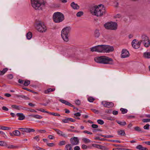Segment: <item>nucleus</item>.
Returning <instances> with one entry per match:
<instances>
[{
    "label": "nucleus",
    "mask_w": 150,
    "mask_h": 150,
    "mask_svg": "<svg viewBox=\"0 0 150 150\" xmlns=\"http://www.w3.org/2000/svg\"><path fill=\"white\" fill-rule=\"evenodd\" d=\"M90 11L92 15L97 16H101L105 14V8L102 5L91 8Z\"/></svg>",
    "instance_id": "1"
},
{
    "label": "nucleus",
    "mask_w": 150,
    "mask_h": 150,
    "mask_svg": "<svg viewBox=\"0 0 150 150\" xmlns=\"http://www.w3.org/2000/svg\"><path fill=\"white\" fill-rule=\"evenodd\" d=\"M94 60L98 63L110 64H113V61L112 58L104 56L96 57L94 58Z\"/></svg>",
    "instance_id": "2"
},
{
    "label": "nucleus",
    "mask_w": 150,
    "mask_h": 150,
    "mask_svg": "<svg viewBox=\"0 0 150 150\" xmlns=\"http://www.w3.org/2000/svg\"><path fill=\"white\" fill-rule=\"evenodd\" d=\"M71 30V28L67 27L64 28L61 31V37L63 40L67 42L69 40V33Z\"/></svg>",
    "instance_id": "3"
},
{
    "label": "nucleus",
    "mask_w": 150,
    "mask_h": 150,
    "mask_svg": "<svg viewBox=\"0 0 150 150\" xmlns=\"http://www.w3.org/2000/svg\"><path fill=\"white\" fill-rule=\"evenodd\" d=\"M52 19L54 22L59 23L64 20V16L62 13L57 12L54 13Z\"/></svg>",
    "instance_id": "4"
},
{
    "label": "nucleus",
    "mask_w": 150,
    "mask_h": 150,
    "mask_svg": "<svg viewBox=\"0 0 150 150\" xmlns=\"http://www.w3.org/2000/svg\"><path fill=\"white\" fill-rule=\"evenodd\" d=\"M33 7L36 10L39 9L41 6L45 4V0H30Z\"/></svg>",
    "instance_id": "5"
},
{
    "label": "nucleus",
    "mask_w": 150,
    "mask_h": 150,
    "mask_svg": "<svg viewBox=\"0 0 150 150\" xmlns=\"http://www.w3.org/2000/svg\"><path fill=\"white\" fill-rule=\"evenodd\" d=\"M105 45H99L90 48L92 52H96L100 53H105Z\"/></svg>",
    "instance_id": "6"
},
{
    "label": "nucleus",
    "mask_w": 150,
    "mask_h": 150,
    "mask_svg": "<svg viewBox=\"0 0 150 150\" xmlns=\"http://www.w3.org/2000/svg\"><path fill=\"white\" fill-rule=\"evenodd\" d=\"M36 28L38 31L40 33H45L47 30V27L44 23L41 22L37 23Z\"/></svg>",
    "instance_id": "7"
},
{
    "label": "nucleus",
    "mask_w": 150,
    "mask_h": 150,
    "mask_svg": "<svg viewBox=\"0 0 150 150\" xmlns=\"http://www.w3.org/2000/svg\"><path fill=\"white\" fill-rule=\"evenodd\" d=\"M104 26L106 29L115 30L117 28V25L116 23L110 22L105 23Z\"/></svg>",
    "instance_id": "8"
},
{
    "label": "nucleus",
    "mask_w": 150,
    "mask_h": 150,
    "mask_svg": "<svg viewBox=\"0 0 150 150\" xmlns=\"http://www.w3.org/2000/svg\"><path fill=\"white\" fill-rule=\"evenodd\" d=\"M140 41L142 42L146 47H148L150 46V41L149 38L145 35L142 36V40Z\"/></svg>",
    "instance_id": "9"
},
{
    "label": "nucleus",
    "mask_w": 150,
    "mask_h": 150,
    "mask_svg": "<svg viewBox=\"0 0 150 150\" xmlns=\"http://www.w3.org/2000/svg\"><path fill=\"white\" fill-rule=\"evenodd\" d=\"M101 104L103 105L108 108H112L114 106V104L111 102H108L106 101H103L101 102Z\"/></svg>",
    "instance_id": "10"
},
{
    "label": "nucleus",
    "mask_w": 150,
    "mask_h": 150,
    "mask_svg": "<svg viewBox=\"0 0 150 150\" xmlns=\"http://www.w3.org/2000/svg\"><path fill=\"white\" fill-rule=\"evenodd\" d=\"M141 43V42L138 41L136 39L133 40L132 42V46L135 49L139 48Z\"/></svg>",
    "instance_id": "11"
},
{
    "label": "nucleus",
    "mask_w": 150,
    "mask_h": 150,
    "mask_svg": "<svg viewBox=\"0 0 150 150\" xmlns=\"http://www.w3.org/2000/svg\"><path fill=\"white\" fill-rule=\"evenodd\" d=\"M70 142L72 145H78L79 143V141L78 138L76 137H74L70 138Z\"/></svg>",
    "instance_id": "12"
},
{
    "label": "nucleus",
    "mask_w": 150,
    "mask_h": 150,
    "mask_svg": "<svg viewBox=\"0 0 150 150\" xmlns=\"http://www.w3.org/2000/svg\"><path fill=\"white\" fill-rule=\"evenodd\" d=\"M129 56V53L127 50L123 49L122 50L121 57L122 58H124L128 57Z\"/></svg>",
    "instance_id": "13"
},
{
    "label": "nucleus",
    "mask_w": 150,
    "mask_h": 150,
    "mask_svg": "<svg viewBox=\"0 0 150 150\" xmlns=\"http://www.w3.org/2000/svg\"><path fill=\"white\" fill-rule=\"evenodd\" d=\"M105 53H109L113 51L114 48L112 46L105 45Z\"/></svg>",
    "instance_id": "14"
},
{
    "label": "nucleus",
    "mask_w": 150,
    "mask_h": 150,
    "mask_svg": "<svg viewBox=\"0 0 150 150\" xmlns=\"http://www.w3.org/2000/svg\"><path fill=\"white\" fill-rule=\"evenodd\" d=\"M53 129L55 131L58 135L64 137H67V134L60 130L55 128Z\"/></svg>",
    "instance_id": "15"
},
{
    "label": "nucleus",
    "mask_w": 150,
    "mask_h": 150,
    "mask_svg": "<svg viewBox=\"0 0 150 150\" xmlns=\"http://www.w3.org/2000/svg\"><path fill=\"white\" fill-rule=\"evenodd\" d=\"M59 101L61 102L62 103L65 104L66 105L69 106L70 107L74 108H75L74 107V106L72 104H71L69 102L64 100L63 99H60L59 100Z\"/></svg>",
    "instance_id": "16"
},
{
    "label": "nucleus",
    "mask_w": 150,
    "mask_h": 150,
    "mask_svg": "<svg viewBox=\"0 0 150 150\" xmlns=\"http://www.w3.org/2000/svg\"><path fill=\"white\" fill-rule=\"evenodd\" d=\"M70 6L74 10H78L79 8V6L77 4H76L74 2L71 3Z\"/></svg>",
    "instance_id": "17"
},
{
    "label": "nucleus",
    "mask_w": 150,
    "mask_h": 150,
    "mask_svg": "<svg viewBox=\"0 0 150 150\" xmlns=\"http://www.w3.org/2000/svg\"><path fill=\"white\" fill-rule=\"evenodd\" d=\"M16 115L18 117V119L19 120H23L25 119V116L22 113H17Z\"/></svg>",
    "instance_id": "18"
},
{
    "label": "nucleus",
    "mask_w": 150,
    "mask_h": 150,
    "mask_svg": "<svg viewBox=\"0 0 150 150\" xmlns=\"http://www.w3.org/2000/svg\"><path fill=\"white\" fill-rule=\"evenodd\" d=\"M11 107L13 108L18 110H24L25 109V108L24 107H23L21 106H17L16 105H13L11 106Z\"/></svg>",
    "instance_id": "19"
},
{
    "label": "nucleus",
    "mask_w": 150,
    "mask_h": 150,
    "mask_svg": "<svg viewBox=\"0 0 150 150\" xmlns=\"http://www.w3.org/2000/svg\"><path fill=\"white\" fill-rule=\"evenodd\" d=\"M93 35L95 38H99L100 35L99 30L98 29L95 30L94 32Z\"/></svg>",
    "instance_id": "20"
},
{
    "label": "nucleus",
    "mask_w": 150,
    "mask_h": 150,
    "mask_svg": "<svg viewBox=\"0 0 150 150\" xmlns=\"http://www.w3.org/2000/svg\"><path fill=\"white\" fill-rule=\"evenodd\" d=\"M55 90V88H49L45 90L44 93L45 94H49L50 92H53Z\"/></svg>",
    "instance_id": "21"
},
{
    "label": "nucleus",
    "mask_w": 150,
    "mask_h": 150,
    "mask_svg": "<svg viewBox=\"0 0 150 150\" xmlns=\"http://www.w3.org/2000/svg\"><path fill=\"white\" fill-rule=\"evenodd\" d=\"M143 57L146 58H150V52H145L143 54Z\"/></svg>",
    "instance_id": "22"
},
{
    "label": "nucleus",
    "mask_w": 150,
    "mask_h": 150,
    "mask_svg": "<svg viewBox=\"0 0 150 150\" xmlns=\"http://www.w3.org/2000/svg\"><path fill=\"white\" fill-rule=\"evenodd\" d=\"M137 149H139V150H148V149L143 147L141 145H138L136 147Z\"/></svg>",
    "instance_id": "23"
},
{
    "label": "nucleus",
    "mask_w": 150,
    "mask_h": 150,
    "mask_svg": "<svg viewBox=\"0 0 150 150\" xmlns=\"http://www.w3.org/2000/svg\"><path fill=\"white\" fill-rule=\"evenodd\" d=\"M82 140L84 143L85 144L89 143L91 142V141L89 139L85 138H82Z\"/></svg>",
    "instance_id": "24"
},
{
    "label": "nucleus",
    "mask_w": 150,
    "mask_h": 150,
    "mask_svg": "<svg viewBox=\"0 0 150 150\" xmlns=\"http://www.w3.org/2000/svg\"><path fill=\"white\" fill-rule=\"evenodd\" d=\"M25 132L27 133H30L31 132H34L35 130L33 129H30L29 128H25Z\"/></svg>",
    "instance_id": "25"
},
{
    "label": "nucleus",
    "mask_w": 150,
    "mask_h": 150,
    "mask_svg": "<svg viewBox=\"0 0 150 150\" xmlns=\"http://www.w3.org/2000/svg\"><path fill=\"white\" fill-rule=\"evenodd\" d=\"M6 146L8 149H16L19 148V146H14L12 145H7Z\"/></svg>",
    "instance_id": "26"
},
{
    "label": "nucleus",
    "mask_w": 150,
    "mask_h": 150,
    "mask_svg": "<svg viewBox=\"0 0 150 150\" xmlns=\"http://www.w3.org/2000/svg\"><path fill=\"white\" fill-rule=\"evenodd\" d=\"M13 135L15 136L18 137L20 135L21 133L18 130H15L13 132Z\"/></svg>",
    "instance_id": "27"
},
{
    "label": "nucleus",
    "mask_w": 150,
    "mask_h": 150,
    "mask_svg": "<svg viewBox=\"0 0 150 150\" xmlns=\"http://www.w3.org/2000/svg\"><path fill=\"white\" fill-rule=\"evenodd\" d=\"M117 133L118 135L121 136H123L125 135V132L124 130H120L118 131H117Z\"/></svg>",
    "instance_id": "28"
},
{
    "label": "nucleus",
    "mask_w": 150,
    "mask_h": 150,
    "mask_svg": "<svg viewBox=\"0 0 150 150\" xmlns=\"http://www.w3.org/2000/svg\"><path fill=\"white\" fill-rule=\"evenodd\" d=\"M32 33L30 32H28L26 34V37L28 40H30L32 38Z\"/></svg>",
    "instance_id": "29"
},
{
    "label": "nucleus",
    "mask_w": 150,
    "mask_h": 150,
    "mask_svg": "<svg viewBox=\"0 0 150 150\" xmlns=\"http://www.w3.org/2000/svg\"><path fill=\"white\" fill-rule=\"evenodd\" d=\"M65 149L67 150H71L72 148L71 144H68L65 146Z\"/></svg>",
    "instance_id": "30"
},
{
    "label": "nucleus",
    "mask_w": 150,
    "mask_h": 150,
    "mask_svg": "<svg viewBox=\"0 0 150 150\" xmlns=\"http://www.w3.org/2000/svg\"><path fill=\"white\" fill-rule=\"evenodd\" d=\"M8 70L7 68L4 69L3 70L0 71V75H4Z\"/></svg>",
    "instance_id": "31"
},
{
    "label": "nucleus",
    "mask_w": 150,
    "mask_h": 150,
    "mask_svg": "<svg viewBox=\"0 0 150 150\" xmlns=\"http://www.w3.org/2000/svg\"><path fill=\"white\" fill-rule=\"evenodd\" d=\"M118 124L124 126L126 125V123L125 121H117Z\"/></svg>",
    "instance_id": "32"
},
{
    "label": "nucleus",
    "mask_w": 150,
    "mask_h": 150,
    "mask_svg": "<svg viewBox=\"0 0 150 150\" xmlns=\"http://www.w3.org/2000/svg\"><path fill=\"white\" fill-rule=\"evenodd\" d=\"M120 110L121 111L122 114H124L127 113V110L126 109L121 108L120 109Z\"/></svg>",
    "instance_id": "33"
},
{
    "label": "nucleus",
    "mask_w": 150,
    "mask_h": 150,
    "mask_svg": "<svg viewBox=\"0 0 150 150\" xmlns=\"http://www.w3.org/2000/svg\"><path fill=\"white\" fill-rule=\"evenodd\" d=\"M7 146L6 143L4 141H0V146Z\"/></svg>",
    "instance_id": "34"
},
{
    "label": "nucleus",
    "mask_w": 150,
    "mask_h": 150,
    "mask_svg": "<svg viewBox=\"0 0 150 150\" xmlns=\"http://www.w3.org/2000/svg\"><path fill=\"white\" fill-rule=\"evenodd\" d=\"M10 129V128L4 126H1V129L3 130H9Z\"/></svg>",
    "instance_id": "35"
},
{
    "label": "nucleus",
    "mask_w": 150,
    "mask_h": 150,
    "mask_svg": "<svg viewBox=\"0 0 150 150\" xmlns=\"http://www.w3.org/2000/svg\"><path fill=\"white\" fill-rule=\"evenodd\" d=\"M112 150H133L132 149L121 148H114L112 149Z\"/></svg>",
    "instance_id": "36"
},
{
    "label": "nucleus",
    "mask_w": 150,
    "mask_h": 150,
    "mask_svg": "<svg viewBox=\"0 0 150 150\" xmlns=\"http://www.w3.org/2000/svg\"><path fill=\"white\" fill-rule=\"evenodd\" d=\"M48 114L51 115H53L54 116H60V115L58 113H54V112H49V113H48Z\"/></svg>",
    "instance_id": "37"
},
{
    "label": "nucleus",
    "mask_w": 150,
    "mask_h": 150,
    "mask_svg": "<svg viewBox=\"0 0 150 150\" xmlns=\"http://www.w3.org/2000/svg\"><path fill=\"white\" fill-rule=\"evenodd\" d=\"M30 83V81L29 80H26L23 83V85L25 86H28Z\"/></svg>",
    "instance_id": "38"
},
{
    "label": "nucleus",
    "mask_w": 150,
    "mask_h": 150,
    "mask_svg": "<svg viewBox=\"0 0 150 150\" xmlns=\"http://www.w3.org/2000/svg\"><path fill=\"white\" fill-rule=\"evenodd\" d=\"M134 129L135 130H136V131L139 132H142V130H141V129L140 128V127H138V126L135 127H134Z\"/></svg>",
    "instance_id": "39"
},
{
    "label": "nucleus",
    "mask_w": 150,
    "mask_h": 150,
    "mask_svg": "<svg viewBox=\"0 0 150 150\" xmlns=\"http://www.w3.org/2000/svg\"><path fill=\"white\" fill-rule=\"evenodd\" d=\"M83 14V12L82 11H79L76 14V16L78 17H80L82 16Z\"/></svg>",
    "instance_id": "40"
},
{
    "label": "nucleus",
    "mask_w": 150,
    "mask_h": 150,
    "mask_svg": "<svg viewBox=\"0 0 150 150\" xmlns=\"http://www.w3.org/2000/svg\"><path fill=\"white\" fill-rule=\"evenodd\" d=\"M99 149H100L102 150H108V148H107L106 147L100 145V146Z\"/></svg>",
    "instance_id": "41"
},
{
    "label": "nucleus",
    "mask_w": 150,
    "mask_h": 150,
    "mask_svg": "<svg viewBox=\"0 0 150 150\" xmlns=\"http://www.w3.org/2000/svg\"><path fill=\"white\" fill-rule=\"evenodd\" d=\"M88 100L89 102H92L95 100V99L93 97H90L88 98Z\"/></svg>",
    "instance_id": "42"
},
{
    "label": "nucleus",
    "mask_w": 150,
    "mask_h": 150,
    "mask_svg": "<svg viewBox=\"0 0 150 150\" xmlns=\"http://www.w3.org/2000/svg\"><path fill=\"white\" fill-rule=\"evenodd\" d=\"M37 110H38V111H40L41 112H45L47 113H49V112L45 111L44 109L42 108L38 109H37Z\"/></svg>",
    "instance_id": "43"
},
{
    "label": "nucleus",
    "mask_w": 150,
    "mask_h": 150,
    "mask_svg": "<svg viewBox=\"0 0 150 150\" xmlns=\"http://www.w3.org/2000/svg\"><path fill=\"white\" fill-rule=\"evenodd\" d=\"M66 144V142L64 141H60L59 144V145L60 146L64 145Z\"/></svg>",
    "instance_id": "44"
},
{
    "label": "nucleus",
    "mask_w": 150,
    "mask_h": 150,
    "mask_svg": "<svg viewBox=\"0 0 150 150\" xmlns=\"http://www.w3.org/2000/svg\"><path fill=\"white\" fill-rule=\"evenodd\" d=\"M35 118L38 119H40L42 118L43 117L41 115H35Z\"/></svg>",
    "instance_id": "45"
},
{
    "label": "nucleus",
    "mask_w": 150,
    "mask_h": 150,
    "mask_svg": "<svg viewBox=\"0 0 150 150\" xmlns=\"http://www.w3.org/2000/svg\"><path fill=\"white\" fill-rule=\"evenodd\" d=\"M92 146L98 149L100 148V145L96 144H92Z\"/></svg>",
    "instance_id": "46"
},
{
    "label": "nucleus",
    "mask_w": 150,
    "mask_h": 150,
    "mask_svg": "<svg viewBox=\"0 0 150 150\" xmlns=\"http://www.w3.org/2000/svg\"><path fill=\"white\" fill-rule=\"evenodd\" d=\"M97 122L99 124L101 125L103 124L104 123L103 120L100 119L98 120Z\"/></svg>",
    "instance_id": "47"
},
{
    "label": "nucleus",
    "mask_w": 150,
    "mask_h": 150,
    "mask_svg": "<svg viewBox=\"0 0 150 150\" xmlns=\"http://www.w3.org/2000/svg\"><path fill=\"white\" fill-rule=\"evenodd\" d=\"M144 129L148 130L149 128V125L148 124L145 125L144 127Z\"/></svg>",
    "instance_id": "48"
},
{
    "label": "nucleus",
    "mask_w": 150,
    "mask_h": 150,
    "mask_svg": "<svg viewBox=\"0 0 150 150\" xmlns=\"http://www.w3.org/2000/svg\"><path fill=\"white\" fill-rule=\"evenodd\" d=\"M62 122L64 123H67L69 122L68 118H66L65 119L62 120Z\"/></svg>",
    "instance_id": "49"
},
{
    "label": "nucleus",
    "mask_w": 150,
    "mask_h": 150,
    "mask_svg": "<svg viewBox=\"0 0 150 150\" xmlns=\"http://www.w3.org/2000/svg\"><path fill=\"white\" fill-rule=\"evenodd\" d=\"M81 148L83 149H86L88 148V147L87 145L83 144L81 146Z\"/></svg>",
    "instance_id": "50"
},
{
    "label": "nucleus",
    "mask_w": 150,
    "mask_h": 150,
    "mask_svg": "<svg viewBox=\"0 0 150 150\" xmlns=\"http://www.w3.org/2000/svg\"><path fill=\"white\" fill-rule=\"evenodd\" d=\"M0 134L2 135V136L4 138H6L7 137L6 135V134L2 131H0Z\"/></svg>",
    "instance_id": "51"
},
{
    "label": "nucleus",
    "mask_w": 150,
    "mask_h": 150,
    "mask_svg": "<svg viewBox=\"0 0 150 150\" xmlns=\"http://www.w3.org/2000/svg\"><path fill=\"white\" fill-rule=\"evenodd\" d=\"M38 132L39 133H44L46 132V131L45 129H40L37 130Z\"/></svg>",
    "instance_id": "52"
},
{
    "label": "nucleus",
    "mask_w": 150,
    "mask_h": 150,
    "mask_svg": "<svg viewBox=\"0 0 150 150\" xmlns=\"http://www.w3.org/2000/svg\"><path fill=\"white\" fill-rule=\"evenodd\" d=\"M33 139L36 140L38 142L40 140L39 136H36L33 138Z\"/></svg>",
    "instance_id": "53"
},
{
    "label": "nucleus",
    "mask_w": 150,
    "mask_h": 150,
    "mask_svg": "<svg viewBox=\"0 0 150 150\" xmlns=\"http://www.w3.org/2000/svg\"><path fill=\"white\" fill-rule=\"evenodd\" d=\"M33 148L36 150H40L41 147L38 146H33Z\"/></svg>",
    "instance_id": "54"
},
{
    "label": "nucleus",
    "mask_w": 150,
    "mask_h": 150,
    "mask_svg": "<svg viewBox=\"0 0 150 150\" xmlns=\"http://www.w3.org/2000/svg\"><path fill=\"white\" fill-rule=\"evenodd\" d=\"M47 145L50 147H52L55 146V144L53 143H47Z\"/></svg>",
    "instance_id": "55"
},
{
    "label": "nucleus",
    "mask_w": 150,
    "mask_h": 150,
    "mask_svg": "<svg viewBox=\"0 0 150 150\" xmlns=\"http://www.w3.org/2000/svg\"><path fill=\"white\" fill-rule=\"evenodd\" d=\"M24 89L25 90L28 91H30L31 92H32L34 93H35V94H37L38 93L37 92H35L34 91H33L32 90H30L29 89L26 88H24Z\"/></svg>",
    "instance_id": "56"
},
{
    "label": "nucleus",
    "mask_w": 150,
    "mask_h": 150,
    "mask_svg": "<svg viewBox=\"0 0 150 150\" xmlns=\"http://www.w3.org/2000/svg\"><path fill=\"white\" fill-rule=\"evenodd\" d=\"M142 121L144 122H150V119H144L142 120Z\"/></svg>",
    "instance_id": "57"
},
{
    "label": "nucleus",
    "mask_w": 150,
    "mask_h": 150,
    "mask_svg": "<svg viewBox=\"0 0 150 150\" xmlns=\"http://www.w3.org/2000/svg\"><path fill=\"white\" fill-rule=\"evenodd\" d=\"M75 102V104L78 105H79L81 104L80 101L79 100H76Z\"/></svg>",
    "instance_id": "58"
},
{
    "label": "nucleus",
    "mask_w": 150,
    "mask_h": 150,
    "mask_svg": "<svg viewBox=\"0 0 150 150\" xmlns=\"http://www.w3.org/2000/svg\"><path fill=\"white\" fill-rule=\"evenodd\" d=\"M83 132L84 133H86V134H92V133L91 132H89L87 130L84 131Z\"/></svg>",
    "instance_id": "59"
},
{
    "label": "nucleus",
    "mask_w": 150,
    "mask_h": 150,
    "mask_svg": "<svg viewBox=\"0 0 150 150\" xmlns=\"http://www.w3.org/2000/svg\"><path fill=\"white\" fill-rule=\"evenodd\" d=\"M91 127L93 128H97L98 126L97 125L93 124L91 125Z\"/></svg>",
    "instance_id": "60"
},
{
    "label": "nucleus",
    "mask_w": 150,
    "mask_h": 150,
    "mask_svg": "<svg viewBox=\"0 0 150 150\" xmlns=\"http://www.w3.org/2000/svg\"><path fill=\"white\" fill-rule=\"evenodd\" d=\"M48 137L50 139H54V137L52 135H49L48 136Z\"/></svg>",
    "instance_id": "61"
},
{
    "label": "nucleus",
    "mask_w": 150,
    "mask_h": 150,
    "mask_svg": "<svg viewBox=\"0 0 150 150\" xmlns=\"http://www.w3.org/2000/svg\"><path fill=\"white\" fill-rule=\"evenodd\" d=\"M69 121L71 122H75V120L71 118H68Z\"/></svg>",
    "instance_id": "62"
},
{
    "label": "nucleus",
    "mask_w": 150,
    "mask_h": 150,
    "mask_svg": "<svg viewBox=\"0 0 150 150\" xmlns=\"http://www.w3.org/2000/svg\"><path fill=\"white\" fill-rule=\"evenodd\" d=\"M2 109L5 111H7L8 110V109L5 106H3L2 107Z\"/></svg>",
    "instance_id": "63"
},
{
    "label": "nucleus",
    "mask_w": 150,
    "mask_h": 150,
    "mask_svg": "<svg viewBox=\"0 0 150 150\" xmlns=\"http://www.w3.org/2000/svg\"><path fill=\"white\" fill-rule=\"evenodd\" d=\"M74 150H80V148L78 146H75L74 148Z\"/></svg>",
    "instance_id": "64"
}]
</instances>
